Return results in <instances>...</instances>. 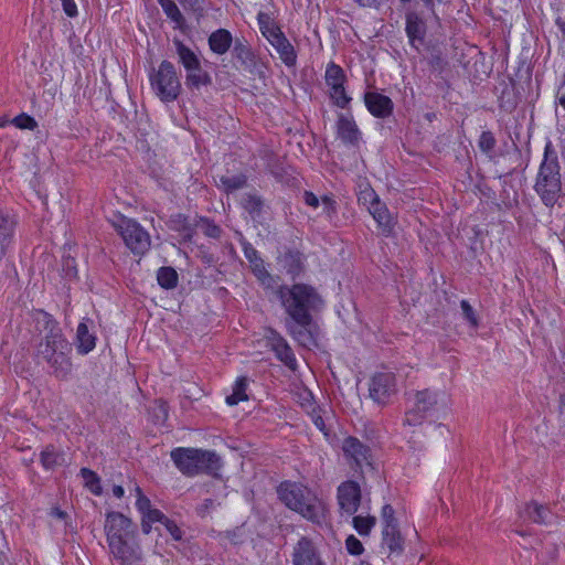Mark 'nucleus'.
Returning a JSON list of instances; mask_svg holds the SVG:
<instances>
[{"label":"nucleus","instance_id":"f257e3e1","mask_svg":"<svg viewBox=\"0 0 565 565\" xmlns=\"http://www.w3.org/2000/svg\"><path fill=\"white\" fill-rule=\"evenodd\" d=\"M35 328L42 335L36 344V358L45 362L52 375L67 380L72 373V345L58 322L50 313L39 310L34 315Z\"/></svg>","mask_w":565,"mask_h":565},{"label":"nucleus","instance_id":"f03ea898","mask_svg":"<svg viewBox=\"0 0 565 565\" xmlns=\"http://www.w3.org/2000/svg\"><path fill=\"white\" fill-rule=\"evenodd\" d=\"M285 312L294 322H302L319 311L324 302L317 289L308 284L280 285L276 290Z\"/></svg>","mask_w":565,"mask_h":565},{"label":"nucleus","instance_id":"7ed1b4c3","mask_svg":"<svg viewBox=\"0 0 565 565\" xmlns=\"http://www.w3.org/2000/svg\"><path fill=\"white\" fill-rule=\"evenodd\" d=\"M277 492L288 509L299 513L307 521L318 526L327 523V505L309 488L297 482L285 481L280 483Z\"/></svg>","mask_w":565,"mask_h":565},{"label":"nucleus","instance_id":"20e7f679","mask_svg":"<svg viewBox=\"0 0 565 565\" xmlns=\"http://www.w3.org/2000/svg\"><path fill=\"white\" fill-rule=\"evenodd\" d=\"M534 191L547 207H553L563 195L558 154L551 140L544 147L543 160L535 178Z\"/></svg>","mask_w":565,"mask_h":565},{"label":"nucleus","instance_id":"39448f33","mask_svg":"<svg viewBox=\"0 0 565 565\" xmlns=\"http://www.w3.org/2000/svg\"><path fill=\"white\" fill-rule=\"evenodd\" d=\"M170 457L185 477H195L201 473L215 476L222 467L220 456L210 450L178 447L171 450Z\"/></svg>","mask_w":565,"mask_h":565},{"label":"nucleus","instance_id":"423d86ee","mask_svg":"<svg viewBox=\"0 0 565 565\" xmlns=\"http://www.w3.org/2000/svg\"><path fill=\"white\" fill-rule=\"evenodd\" d=\"M150 84L156 95L164 103L175 100L181 92V82L174 65L162 61L157 71L150 74Z\"/></svg>","mask_w":565,"mask_h":565},{"label":"nucleus","instance_id":"0eeeda50","mask_svg":"<svg viewBox=\"0 0 565 565\" xmlns=\"http://www.w3.org/2000/svg\"><path fill=\"white\" fill-rule=\"evenodd\" d=\"M439 409V393L428 388L417 391L412 405L405 413L404 425L419 426L427 418Z\"/></svg>","mask_w":565,"mask_h":565},{"label":"nucleus","instance_id":"6e6552de","mask_svg":"<svg viewBox=\"0 0 565 565\" xmlns=\"http://www.w3.org/2000/svg\"><path fill=\"white\" fill-rule=\"evenodd\" d=\"M118 231L126 246L136 255H143L151 245L149 233L135 220L122 217Z\"/></svg>","mask_w":565,"mask_h":565},{"label":"nucleus","instance_id":"1a4fd4ad","mask_svg":"<svg viewBox=\"0 0 565 565\" xmlns=\"http://www.w3.org/2000/svg\"><path fill=\"white\" fill-rule=\"evenodd\" d=\"M264 339L266 347L274 352L276 359L284 363L288 369L295 371L297 369V359L287 340L275 329L267 328Z\"/></svg>","mask_w":565,"mask_h":565},{"label":"nucleus","instance_id":"9d476101","mask_svg":"<svg viewBox=\"0 0 565 565\" xmlns=\"http://www.w3.org/2000/svg\"><path fill=\"white\" fill-rule=\"evenodd\" d=\"M364 200L370 199L369 212L377 223L381 235L390 237L393 234L396 221L386 204L383 203L374 191L364 194Z\"/></svg>","mask_w":565,"mask_h":565},{"label":"nucleus","instance_id":"9b49d317","mask_svg":"<svg viewBox=\"0 0 565 565\" xmlns=\"http://www.w3.org/2000/svg\"><path fill=\"white\" fill-rule=\"evenodd\" d=\"M132 522L129 518L120 512H107L105 520V533L107 536V543H114L122 539H127L131 533L130 527Z\"/></svg>","mask_w":565,"mask_h":565},{"label":"nucleus","instance_id":"f8f14e48","mask_svg":"<svg viewBox=\"0 0 565 565\" xmlns=\"http://www.w3.org/2000/svg\"><path fill=\"white\" fill-rule=\"evenodd\" d=\"M395 376L392 373H377L370 383V397L377 404H386L395 393Z\"/></svg>","mask_w":565,"mask_h":565},{"label":"nucleus","instance_id":"ddd939ff","mask_svg":"<svg viewBox=\"0 0 565 565\" xmlns=\"http://www.w3.org/2000/svg\"><path fill=\"white\" fill-rule=\"evenodd\" d=\"M342 450L354 469H362L363 466L371 465V449L358 438L352 436L347 437L343 440Z\"/></svg>","mask_w":565,"mask_h":565},{"label":"nucleus","instance_id":"4468645a","mask_svg":"<svg viewBox=\"0 0 565 565\" xmlns=\"http://www.w3.org/2000/svg\"><path fill=\"white\" fill-rule=\"evenodd\" d=\"M294 565H326L313 542L302 536L298 540L292 552Z\"/></svg>","mask_w":565,"mask_h":565},{"label":"nucleus","instance_id":"2eb2a0df","mask_svg":"<svg viewBox=\"0 0 565 565\" xmlns=\"http://www.w3.org/2000/svg\"><path fill=\"white\" fill-rule=\"evenodd\" d=\"M338 501L341 510L349 515H353L361 502V489L358 482L347 481L338 488Z\"/></svg>","mask_w":565,"mask_h":565},{"label":"nucleus","instance_id":"dca6fc26","mask_svg":"<svg viewBox=\"0 0 565 565\" xmlns=\"http://www.w3.org/2000/svg\"><path fill=\"white\" fill-rule=\"evenodd\" d=\"M110 553L121 565H139L142 561L138 544H129L126 539L108 544Z\"/></svg>","mask_w":565,"mask_h":565},{"label":"nucleus","instance_id":"f3484780","mask_svg":"<svg viewBox=\"0 0 565 565\" xmlns=\"http://www.w3.org/2000/svg\"><path fill=\"white\" fill-rule=\"evenodd\" d=\"M405 32L412 47L418 50L425 41L427 33L426 21L419 15L418 12L411 10L405 14Z\"/></svg>","mask_w":565,"mask_h":565},{"label":"nucleus","instance_id":"a211bd4d","mask_svg":"<svg viewBox=\"0 0 565 565\" xmlns=\"http://www.w3.org/2000/svg\"><path fill=\"white\" fill-rule=\"evenodd\" d=\"M361 131L350 114H340L337 120V136L349 147H358L361 140Z\"/></svg>","mask_w":565,"mask_h":565},{"label":"nucleus","instance_id":"6ab92c4d","mask_svg":"<svg viewBox=\"0 0 565 565\" xmlns=\"http://www.w3.org/2000/svg\"><path fill=\"white\" fill-rule=\"evenodd\" d=\"M364 103L367 110L376 118H387L392 115L394 109L392 99L376 92L365 93Z\"/></svg>","mask_w":565,"mask_h":565},{"label":"nucleus","instance_id":"aec40b11","mask_svg":"<svg viewBox=\"0 0 565 565\" xmlns=\"http://www.w3.org/2000/svg\"><path fill=\"white\" fill-rule=\"evenodd\" d=\"M312 320L313 318L309 317V320L305 323L294 322L292 320L286 321V328L289 335L305 348H310L316 344L315 337L310 330Z\"/></svg>","mask_w":565,"mask_h":565},{"label":"nucleus","instance_id":"412c9836","mask_svg":"<svg viewBox=\"0 0 565 565\" xmlns=\"http://www.w3.org/2000/svg\"><path fill=\"white\" fill-rule=\"evenodd\" d=\"M520 516L524 521L537 524H552L555 519L554 514L546 505L535 501L526 503L524 509L520 512Z\"/></svg>","mask_w":565,"mask_h":565},{"label":"nucleus","instance_id":"4be33fe9","mask_svg":"<svg viewBox=\"0 0 565 565\" xmlns=\"http://www.w3.org/2000/svg\"><path fill=\"white\" fill-rule=\"evenodd\" d=\"M243 252L246 259L250 263L254 275L257 277V279L265 285L267 281H270L271 275L265 267V263L259 256L257 249L254 248V246L248 243H243Z\"/></svg>","mask_w":565,"mask_h":565},{"label":"nucleus","instance_id":"5701e85b","mask_svg":"<svg viewBox=\"0 0 565 565\" xmlns=\"http://www.w3.org/2000/svg\"><path fill=\"white\" fill-rule=\"evenodd\" d=\"M233 56L245 70L252 71L257 65V56L252 50L248 41L242 36L236 38L233 43Z\"/></svg>","mask_w":565,"mask_h":565},{"label":"nucleus","instance_id":"b1692460","mask_svg":"<svg viewBox=\"0 0 565 565\" xmlns=\"http://www.w3.org/2000/svg\"><path fill=\"white\" fill-rule=\"evenodd\" d=\"M88 323L93 324V321L84 318L76 330V350L82 355L88 354L96 347V335L89 331Z\"/></svg>","mask_w":565,"mask_h":565},{"label":"nucleus","instance_id":"393cba45","mask_svg":"<svg viewBox=\"0 0 565 565\" xmlns=\"http://www.w3.org/2000/svg\"><path fill=\"white\" fill-rule=\"evenodd\" d=\"M269 43L277 51L281 62L287 67H294L296 65V63H297L296 50L282 32H279L278 35L273 36V40L269 41Z\"/></svg>","mask_w":565,"mask_h":565},{"label":"nucleus","instance_id":"a878e982","mask_svg":"<svg viewBox=\"0 0 565 565\" xmlns=\"http://www.w3.org/2000/svg\"><path fill=\"white\" fill-rule=\"evenodd\" d=\"M234 39L227 29H217L213 31L207 39L210 50L217 55H224L228 52Z\"/></svg>","mask_w":565,"mask_h":565},{"label":"nucleus","instance_id":"bb28decb","mask_svg":"<svg viewBox=\"0 0 565 565\" xmlns=\"http://www.w3.org/2000/svg\"><path fill=\"white\" fill-rule=\"evenodd\" d=\"M382 544L390 554L401 555L404 551V540L401 535L398 526L384 525L382 530Z\"/></svg>","mask_w":565,"mask_h":565},{"label":"nucleus","instance_id":"cd10ccee","mask_svg":"<svg viewBox=\"0 0 565 565\" xmlns=\"http://www.w3.org/2000/svg\"><path fill=\"white\" fill-rule=\"evenodd\" d=\"M305 255L297 249H289L280 257V264L292 278L299 276L305 266Z\"/></svg>","mask_w":565,"mask_h":565},{"label":"nucleus","instance_id":"c85d7f7f","mask_svg":"<svg viewBox=\"0 0 565 565\" xmlns=\"http://www.w3.org/2000/svg\"><path fill=\"white\" fill-rule=\"evenodd\" d=\"M15 227L14 218L0 210V260L6 255L7 248L12 242Z\"/></svg>","mask_w":565,"mask_h":565},{"label":"nucleus","instance_id":"c756f323","mask_svg":"<svg viewBox=\"0 0 565 565\" xmlns=\"http://www.w3.org/2000/svg\"><path fill=\"white\" fill-rule=\"evenodd\" d=\"M212 84L211 75L202 67L201 62L185 71V86L199 90L203 86Z\"/></svg>","mask_w":565,"mask_h":565},{"label":"nucleus","instance_id":"7c9ffc66","mask_svg":"<svg viewBox=\"0 0 565 565\" xmlns=\"http://www.w3.org/2000/svg\"><path fill=\"white\" fill-rule=\"evenodd\" d=\"M173 44L175 46L179 63L185 71L193 68L194 65L200 63V58L194 51L186 46L181 40L174 39Z\"/></svg>","mask_w":565,"mask_h":565},{"label":"nucleus","instance_id":"2f4dec72","mask_svg":"<svg viewBox=\"0 0 565 565\" xmlns=\"http://www.w3.org/2000/svg\"><path fill=\"white\" fill-rule=\"evenodd\" d=\"M40 461L45 470H52L64 463V454L52 445L46 446L40 454Z\"/></svg>","mask_w":565,"mask_h":565},{"label":"nucleus","instance_id":"473e14b6","mask_svg":"<svg viewBox=\"0 0 565 565\" xmlns=\"http://www.w3.org/2000/svg\"><path fill=\"white\" fill-rule=\"evenodd\" d=\"M324 79L328 87L331 88L334 86L344 85L347 76L341 66L333 62H330L326 68Z\"/></svg>","mask_w":565,"mask_h":565},{"label":"nucleus","instance_id":"72a5a7b5","mask_svg":"<svg viewBox=\"0 0 565 565\" xmlns=\"http://www.w3.org/2000/svg\"><path fill=\"white\" fill-rule=\"evenodd\" d=\"M257 21L262 34L268 42L273 40V36H276L279 34V32H282L280 28L273 22L269 14L265 12H259L257 14Z\"/></svg>","mask_w":565,"mask_h":565},{"label":"nucleus","instance_id":"f704fd0d","mask_svg":"<svg viewBox=\"0 0 565 565\" xmlns=\"http://www.w3.org/2000/svg\"><path fill=\"white\" fill-rule=\"evenodd\" d=\"M157 1L161 6L164 14L172 22H174L178 28H181L184 24L185 19L173 0H157Z\"/></svg>","mask_w":565,"mask_h":565},{"label":"nucleus","instance_id":"c9c22d12","mask_svg":"<svg viewBox=\"0 0 565 565\" xmlns=\"http://www.w3.org/2000/svg\"><path fill=\"white\" fill-rule=\"evenodd\" d=\"M247 380L246 377H238L234 384L233 393L226 397V403L230 406L237 405L239 402L247 401L246 394Z\"/></svg>","mask_w":565,"mask_h":565},{"label":"nucleus","instance_id":"e433bc0d","mask_svg":"<svg viewBox=\"0 0 565 565\" xmlns=\"http://www.w3.org/2000/svg\"><path fill=\"white\" fill-rule=\"evenodd\" d=\"M158 284L164 289H172L178 285V274L172 267H160L157 273Z\"/></svg>","mask_w":565,"mask_h":565},{"label":"nucleus","instance_id":"4c0bfd02","mask_svg":"<svg viewBox=\"0 0 565 565\" xmlns=\"http://www.w3.org/2000/svg\"><path fill=\"white\" fill-rule=\"evenodd\" d=\"M246 182L247 179L244 174L220 177V185L227 193L243 189L246 185Z\"/></svg>","mask_w":565,"mask_h":565},{"label":"nucleus","instance_id":"58836bf2","mask_svg":"<svg viewBox=\"0 0 565 565\" xmlns=\"http://www.w3.org/2000/svg\"><path fill=\"white\" fill-rule=\"evenodd\" d=\"M242 205L253 218L260 215L263 210V200L255 194H245L242 199Z\"/></svg>","mask_w":565,"mask_h":565},{"label":"nucleus","instance_id":"ea45409f","mask_svg":"<svg viewBox=\"0 0 565 565\" xmlns=\"http://www.w3.org/2000/svg\"><path fill=\"white\" fill-rule=\"evenodd\" d=\"M353 527L360 535H369L376 523V518L372 515L353 518Z\"/></svg>","mask_w":565,"mask_h":565},{"label":"nucleus","instance_id":"a19ab883","mask_svg":"<svg viewBox=\"0 0 565 565\" xmlns=\"http://www.w3.org/2000/svg\"><path fill=\"white\" fill-rule=\"evenodd\" d=\"M81 476L85 481V486L94 493V494H100L102 493V487H100V480L97 473L88 468H82L81 469Z\"/></svg>","mask_w":565,"mask_h":565},{"label":"nucleus","instance_id":"79ce46f5","mask_svg":"<svg viewBox=\"0 0 565 565\" xmlns=\"http://www.w3.org/2000/svg\"><path fill=\"white\" fill-rule=\"evenodd\" d=\"M329 95L334 105L340 108H347L351 102V97L347 94L344 85L331 87Z\"/></svg>","mask_w":565,"mask_h":565},{"label":"nucleus","instance_id":"37998d69","mask_svg":"<svg viewBox=\"0 0 565 565\" xmlns=\"http://www.w3.org/2000/svg\"><path fill=\"white\" fill-rule=\"evenodd\" d=\"M196 226L203 232L205 236L211 238H218L222 234L221 227L207 217H200Z\"/></svg>","mask_w":565,"mask_h":565},{"label":"nucleus","instance_id":"c03bdc74","mask_svg":"<svg viewBox=\"0 0 565 565\" xmlns=\"http://www.w3.org/2000/svg\"><path fill=\"white\" fill-rule=\"evenodd\" d=\"M557 555H558V545L555 542L548 541L546 539L543 544L542 551L540 553V557H541L542 562L545 565H548L550 562H553L556 559Z\"/></svg>","mask_w":565,"mask_h":565},{"label":"nucleus","instance_id":"a18cd8bd","mask_svg":"<svg viewBox=\"0 0 565 565\" xmlns=\"http://www.w3.org/2000/svg\"><path fill=\"white\" fill-rule=\"evenodd\" d=\"M10 124L19 129L34 130L38 128L36 120L25 113L15 116L11 119Z\"/></svg>","mask_w":565,"mask_h":565},{"label":"nucleus","instance_id":"49530a36","mask_svg":"<svg viewBox=\"0 0 565 565\" xmlns=\"http://www.w3.org/2000/svg\"><path fill=\"white\" fill-rule=\"evenodd\" d=\"M497 145V140H495V137L494 135L487 130V131H482L480 137H479V140H478V147L479 149L483 152V153H491Z\"/></svg>","mask_w":565,"mask_h":565},{"label":"nucleus","instance_id":"de8ad7c7","mask_svg":"<svg viewBox=\"0 0 565 565\" xmlns=\"http://www.w3.org/2000/svg\"><path fill=\"white\" fill-rule=\"evenodd\" d=\"M172 222L177 223L173 228L183 233L184 241L191 242L194 235V230L191 224L188 223L186 217L182 214H178Z\"/></svg>","mask_w":565,"mask_h":565},{"label":"nucleus","instance_id":"09e8293b","mask_svg":"<svg viewBox=\"0 0 565 565\" xmlns=\"http://www.w3.org/2000/svg\"><path fill=\"white\" fill-rule=\"evenodd\" d=\"M460 307H461L462 315H463L465 319L469 322V324L472 328H477L479 326V320H478V317H477L473 308L469 303V301L465 300V299L461 300Z\"/></svg>","mask_w":565,"mask_h":565},{"label":"nucleus","instance_id":"8fccbe9b","mask_svg":"<svg viewBox=\"0 0 565 565\" xmlns=\"http://www.w3.org/2000/svg\"><path fill=\"white\" fill-rule=\"evenodd\" d=\"M345 547L349 554L360 556L364 552L363 544L354 535H349L345 540Z\"/></svg>","mask_w":565,"mask_h":565},{"label":"nucleus","instance_id":"3c124183","mask_svg":"<svg viewBox=\"0 0 565 565\" xmlns=\"http://www.w3.org/2000/svg\"><path fill=\"white\" fill-rule=\"evenodd\" d=\"M137 501L136 507L137 510L143 515L151 509L150 500L142 493L140 487H136Z\"/></svg>","mask_w":565,"mask_h":565},{"label":"nucleus","instance_id":"603ef678","mask_svg":"<svg viewBox=\"0 0 565 565\" xmlns=\"http://www.w3.org/2000/svg\"><path fill=\"white\" fill-rule=\"evenodd\" d=\"M381 516H382V521H383V526L384 525L398 526L397 520L395 519V511L391 504L383 505Z\"/></svg>","mask_w":565,"mask_h":565},{"label":"nucleus","instance_id":"864d4df0","mask_svg":"<svg viewBox=\"0 0 565 565\" xmlns=\"http://www.w3.org/2000/svg\"><path fill=\"white\" fill-rule=\"evenodd\" d=\"M323 211L329 218H332L337 214V202L331 195H323L321 198Z\"/></svg>","mask_w":565,"mask_h":565},{"label":"nucleus","instance_id":"5fc2aeb1","mask_svg":"<svg viewBox=\"0 0 565 565\" xmlns=\"http://www.w3.org/2000/svg\"><path fill=\"white\" fill-rule=\"evenodd\" d=\"M163 525L175 541L182 540L183 532L174 521L167 518L164 519Z\"/></svg>","mask_w":565,"mask_h":565},{"label":"nucleus","instance_id":"6e6d98bb","mask_svg":"<svg viewBox=\"0 0 565 565\" xmlns=\"http://www.w3.org/2000/svg\"><path fill=\"white\" fill-rule=\"evenodd\" d=\"M142 516L152 523L160 522L161 524H163L164 519H167V516L160 510L152 508Z\"/></svg>","mask_w":565,"mask_h":565},{"label":"nucleus","instance_id":"4d7b16f0","mask_svg":"<svg viewBox=\"0 0 565 565\" xmlns=\"http://www.w3.org/2000/svg\"><path fill=\"white\" fill-rule=\"evenodd\" d=\"M65 14L70 18L77 15V6L74 0H61Z\"/></svg>","mask_w":565,"mask_h":565},{"label":"nucleus","instance_id":"13d9d810","mask_svg":"<svg viewBox=\"0 0 565 565\" xmlns=\"http://www.w3.org/2000/svg\"><path fill=\"white\" fill-rule=\"evenodd\" d=\"M180 4L192 12H201L203 10L200 0H178Z\"/></svg>","mask_w":565,"mask_h":565},{"label":"nucleus","instance_id":"bf43d9fd","mask_svg":"<svg viewBox=\"0 0 565 565\" xmlns=\"http://www.w3.org/2000/svg\"><path fill=\"white\" fill-rule=\"evenodd\" d=\"M65 275L67 277H76V274H77V270H76V267H75V259L72 258V257H67L65 259Z\"/></svg>","mask_w":565,"mask_h":565},{"label":"nucleus","instance_id":"052dcab7","mask_svg":"<svg viewBox=\"0 0 565 565\" xmlns=\"http://www.w3.org/2000/svg\"><path fill=\"white\" fill-rule=\"evenodd\" d=\"M303 201L307 205H309L311 207L316 209L319 206V199L313 192L305 191Z\"/></svg>","mask_w":565,"mask_h":565},{"label":"nucleus","instance_id":"680f3d73","mask_svg":"<svg viewBox=\"0 0 565 565\" xmlns=\"http://www.w3.org/2000/svg\"><path fill=\"white\" fill-rule=\"evenodd\" d=\"M359 7L362 8H375L379 9L383 2V0H354Z\"/></svg>","mask_w":565,"mask_h":565},{"label":"nucleus","instance_id":"e2e57ef3","mask_svg":"<svg viewBox=\"0 0 565 565\" xmlns=\"http://www.w3.org/2000/svg\"><path fill=\"white\" fill-rule=\"evenodd\" d=\"M50 515L52 518L61 520V521H66V519L68 518L67 513L65 511L61 510L58 507H53L50 510Z\"/></svg>","mask_w":565,"mask_h":565},{"label":"nucleus","instance_id":"0e129e2a","mask_svg":"<svg viewBox=\"0 0 565 565\" xmlns=\"http://www.w3.org/2000/svg\"><path fill=\"white\" fill-rule=\"evenodd\" d=\"M422 1L424 2V6L427 9H429L433 14H435V6L447 2L448 0H422Z\"/></svg>","mask_w":565,"mask_h":565},{"label":"nucleus","instance_id":"69168bd1","mask_svg":"<svg viewBox=\"0 0 565 565\" xmlns=\"http://www.w3.org/2000/svg\"><path fill=\"white\" fill-rule=\"evenodd\" d=\"M151 524L152 522L148 521L146 518L142 516L141 529L145 534H149L151 532Z\"/></svg>","mask_w":565,"mask_h":565},{"label":"nucleus","instance_id":"338daca9","mask_svg":"<svg viewBox=\"0 0 565 565\" xmlns=\"http://www.w3.org/2000/svg\"><path fill=\"white\" fill-rule=\"evenodd\" d=\"M113 494L116 497V498H122L124 494H125V490L121 486H114L113 487Z\"/></svg>","mask_w":565,"mask_h":565},{"label":"nucleus","instance_id":"774afa93","mask_svg":"<svg viewBox=\"0 0 565 565\" xmlns=\"http://www.w3.org/2000/svg\"><path fill=\"white\" fill-rule=\"evenodd\" d=\"M562 422L565 425V398H562L561 401V409H559Z\"/></svg>","mask_w":565,"mask_h":565}]
</instances>
